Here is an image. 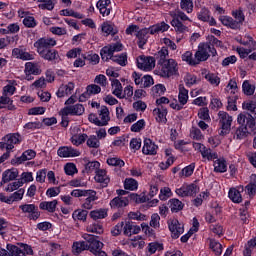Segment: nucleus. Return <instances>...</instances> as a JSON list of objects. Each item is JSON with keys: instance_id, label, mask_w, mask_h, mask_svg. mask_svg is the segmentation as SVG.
<instances>
[{"instance_id": "ddd939ff", "label": "nucleus", "mask_w": 256, "mask_h": 256, "mask_svg": "<svg viewBox=\"0 0 256 256\" xmlns=\"http://www.w3.org/2000/svg\"><path fill=\"white\" fill-rule=\"evenodd\" d=\"M70 142L75 147H79V145H83L87 141V134L81 133V128L79 126H73L70 129Z\"/></svg>"}, {"instance_id": "473e14b6", "label": "nucleus", "mask_w": 256, "mask_h": 256, "mask_svg": "<svg viewBox=\"0 0 256 256\" xmlns=\"http://www.w3.org/2000/svg\"><path fill=\"white\" fill-rule=\"evenodd\" d=\"M17 81L16 80H7V85L3 87L2 95H7L8 97H12L15 95V91H17Z\"/></svg>"}, {"instance_id": "864d4df0", "label": "nucleus", "mask_w": 256, "mask_h": 256, "mask_svg": "<svg viewBox=\"0 0 256 256\" xmlns=\"http://www.w3.org/2000/svg\"><path fill=\"white\" fill-rule=\"evenodd\" d=\"M145 125H147L145 119H140L136 123L132 124V126L130 127V131L132 133H141V131L145 129Z\"/></svg>"}, {"instance_id": "6e6d98bb", "label": "nucleus", "mask_w": 256, "mask_h": 256, "mask_svg": "<svg viewBox=\"0 0 256 256\" xmlns=\"http://www.w3.org/2000/svg\"><path fill=\"white\" fill-rule=\"evenodd\" d=\"M6 249L12 253L11 256H27L19 246L7 244Z\"/></svg>"}, {"instance_id": "aec40b11", "label": "nucleus", "mask_w": 256, "mask_h": 256, "mask_svg": "<svg viewBox=\"0 0 256 256\" xmlns=\"http://www.w3.org/2000/svg\"><path fill=\"white\" fill-rule=\"evenodd\" d=\"M58 157H62L64 159L71 158V157H79L81 155V152L79 150L71 147V146H61L57 150Z\"/></svg>"}, {"instance_id": "c756f323", "label": "nucleus", "mask_w": 256, "mask_h": 256, "mask_svg": "<svg viewBox=\"0 0 256 256\" xmlns=\"http://www.w3.org/2000/svg\"><path fill=\"white\" fill-rule=\"evenodd\" d=\"M95 182L96 183H101V185H103V187H107V185H109V176H107V171L100 169L98 171H96V175L94 177Z\"/></svg>"}, {"instance_id": "20e7f679", "label": "nucleus", "mask_w": 256, "mask_h": 256, "mask_svg": "<svg viewBox=\"0 0 256 256\" xmlns=\"http://www.w3.org/2000/svg\"><path fill=\"white\" fill-rule=\"evenodd\" d=\"M88 121L93 123L97 127H107L109 121H111V116H109V108L107 106H102L97 114H90L88 116Z\"/></svg>"}, {"instance_id": "338daca9", "label": "nucleus", "mask_w": 256, "mask_h": 256, "mask_svg": "<svg viewBox=\"0 0 256 256\" xmlns=\"http://www.w3.org/2000/svg\"><path fill=\"white\" fill-rule=\"evenodd\" d=\"M194 171H195V163H192L182 169V171L180 172V177H191Z\"/></svg>"}, {"instance_id": "39448f33", "label": "nucleus", "mask_w": 256, "mask_h": 256, "mask_svg": "<svg viewBox=\"0 0 256 256\" xmlns=\"http://www.w3.org/2000/svg\"><path fill=\"white\" fill-rule=\"evenodd\" d=\"M170 16L172 17L171 25L176 31H178V33H185V31H189V28L181 22L191 21L184 12L181 10L170 11ZM179 19L181 21H179Z\"/></svg>"}, {"instance_id": "37998d69", "label": "nucleus", "mask_w": 256, "mask_h": 256, "mask_svg": "<svg viewBox=\"0 0 256 256\" xmlns=\"http://www.w3.org/2000/svg\"><path fill=\"white\" fill-rule=\"evenodd\" d=\"M124 189L127 191H137V189H139V182L133 178H126L124 181Z\"/></svg>"}, {"instance_id": "a211bd4d", "label": "nucleus", "mask_w": 256, "mask_h": 256, "mask_svg": "<svg viewBox=\"0 0 256 256\" xmlns=\"http://www.w3.org/2000/svg\"><path fill=\"white\" fill-rule=\"evenodd\" d=\"M83 113H85V106L83 104H75L62 108V115L64 117H69V115L79 117Z\"/></svg>"}, {"instance_id": "49530a36", "label": "nucleus", "mask_w": 256, "mask_h": 256, "mask_svg": "<svg viewBox=\"0 0 256 256\" xmlns=\"http://www.w3.org/2000/svg\"><path fill=\"white\" fill-rule=\"evenodd\" d=\"M209 246H210L211 251H213V253H215V255H221V253H223V246L217 240L210 239Z\"/></svg>"}, {"instance_id": "bb28decb", "label": "nucleus", "mask_w": 256, "mask_h": 256, "mask_svg": "<svg viewBox=\"0 0 256 256\" xmlns=\"http://www.w3.org/2000/svg\"><path fill=\"white\" fill-rule=\"evenodd\" d=\"M85 197L86 199L82 204L83 209H88V210L93 209V205H95V201L99 199V197H97V192L95 190H89L88 195Z\"/></svg>"}, {"instance_id": "9d476101", "label": "nucleus", "mask_w": 256, "mask_h": 256, "mask_svg": "<svg viewBox=\"0 0 256 256\" xmlns=\"http://www.w3.org/2000/svg\"><path fill=\"white\" fill-rule=\"evenodd\" d=\"M192 145L193 149L202 155V159H204V161H215V159H218L219 157L217 152H213L211 148H207L201 143L193 142Z\"/></svg>"}, {"instance_id": "f8f14e48", "label": "nucleus", "mask_w": 256, "mask_h": 256, "mask_svg": "<svg viewBox=\"0 0 256 256\" xmlns=\"http://www.w3.org/2000/svg\"><path fill=\"white\" fill-rule=\"evenodd\" d=\"M136 61H137V67L141 71L149 72L155 69L156 61H155V57L153 56L141 55L137 57Z\"/></svg>"}, {"instance_id": "5fc2aeb1", "label": "nucleus", "mask_w": 256, "mask_h": 256, "mask_svg": "<svg viewBox=\"0 0 256 256\" xmlns=\"http://www.w3.org/2000/svg\"><path fill=\"white\" fill-rule=\"evenodd\" d=\"M39 9L53 11L55 9V0H40Z\"/></svg>"}, {"instance_id": "e2e57ef3", "label": "nucleus", "mask_w": 256, "mask_h": 256, "mask_svg": "<svg viewBox=\"0 0 256 256\" xmlns=\"http://www.w3.org/2000/svg\"><path fill=\"white\" fill-rule=\"evenodd\" d=\"M107 164L111 167H125V161L118 157H111L107 159Z\"/></svg>"}, {"instance_id": "c03bdc74", "label": "nucleus", "mask_w": 256, "mask_h": 256, "mask_svg": "<svg viewBox=\"0 0 256 256\" xmlns=\"http://www.w3.org/2000/svg\"><path fill=\"white\" fill-rule=\"evenodd\" d=\"M62 17H74L75 19H84L85 15L75 12L73 9H64L60 11Z\"/></svg>"}, {"instance_id": "f3484780", "label": "nucleus", "mask_w": 256, "mask_h": 256, "mask_svg": "<svg viewBox=\"0 0 256 256\" xmlns=\"http://www.w3.org/2000/svg\"><path fill=\"white\" fill-rule=\"evenodd\" d=\"M237 121L239 125H245L246 121V129L248 130V133H256V118H254L250 114H239L237 117Z\"/></svg>"}, {"instance_id": "a18cd8bd", "label": "nucleus", "mask_w": 256, "mask_h": 256, "mask_svg": "<svg viewBox=\"0 0 256 256\" xmlns=\"http://www.w3.org/2000/svg\"><path fill=\"white\" fill-rule=\"evenodd\" d=\"M181 59L188 65H197V59H196L195 55L193 57V52H191V51L184 52L181 56Z\"/></svg>"}, {"instance_id": "5701e85b", "label": "nucleus", "mask_w": 256, "mask_h": 256, "mask_svg": "<svg viewBox=\"0 0 256 256\" xmlns=\"http://www.w3.org/2000/svg\"><path fill=\"white\" fill-rule=\"evenodd\" d=\"M19 177V170L17 168L7 169L2 173L1 185L5 183H10V181H15Z\"/></svg>"}, {"instance_id": "4468645a", "label": "nucleus", "mask_w": 256, "mask_h": 256, "mask_svg": "<svg viewBox=\"0 0 256 256\" xmlns=\"http://www.w3.org/2000/svg\"><path fill=\"white\" fill-rule=\"evenodd\" d=\"M24 195L25 190L23 188H20L9 196H6L5 193H0V201L1 203H6L7 205H13L18 201H22Z\"/></svg>"}, {"instance_id": "2eb2a0df", "label": "nucleus", "mask_w": 256, "mask_h": 256, "mask_svg": "<svg viewBox=\"0 0 256 256\" xmlns=\"http://www.w3.org/2000/svg\"><path fill=\"white\" fill-rule=\"evenodd\" d=\"M55 45H57V40L51 37L40 38L34 43V47L37 49V53L48 51L51 49V47H55Z\"/></svg>"}, {"instance_id": "4be33fe9", "label": "nucleus", "mask_w": 256, "mask_h": 256, "mask_svg": "<svg viewBox=\"0 0 256 256\" xmlns=\"http://www.w3.org/2000/svg\"><path fill=\"white\" fill-rule=\"evenodd\" d=\"M73 91H75V83L68 82L67 84H62L58 88L56 95L59 98L69 97V95H72Z\"/></svg>"}, {"instance_id": "f03ea898", "label": "nucleus", "mask_w": 256, "mask_h": 256, "mask_svg": "<svg viewBox=\"0 0 256 256\" xmlns=\"http://www.w3.org/2000/svg\"><path fill=\"white\" fill-rule=\"evenodd\" d=\"M232 16L234 19L229 16H221L219 21L222 23V25L229 27L230 29H239V27L243 25V21H245V15H243V11H233Z\"/></svg>"}, {"instance_id": "f257e3e1", "label": "nucleus", "mask_w": 256, "mask_h": 256, "mask_svg": "<svg viewBox=\"0 0 256 256\" xmlns=\"http://www.w3.org/2000/svg\"><path fill=\"white\" fill-rule=\"evenodd\" d=\"M154 75L162 77L163 79H169L175 75H179V66L174 59H168L163 62H158L157 67L154 70Z\"/></svg>"}, {"instance_id": "0e129e2a", "label": "nucleus", "mask_w": 256, "mask_h": 256, "mask_svg": "<svg viewBox=\"0 0 256 256\" xmlns=\"http://www.w3.org/2000/svg\"><path fill=\"white\" fill-rule=\"evenodd\" d=\"M249 131L247 130L246 126H240L236 132H235V137L236 139H245L249 135Z\"/></svg>"}, {"instance_id": "1a4fd4ad", "label": "nucleus", "mask_w": 256, "mask_h": 256, "mask_svg": "<svg viewBox=\"0 0 256 256\" xmlns=\"http://www.w3.org/2000/svg\"><path fill=\"white\" fill-rule=\"evenodd\" d=\"M83 237L88 243V251L93 253V255L107 256V253L101 251V249H103V242L95 239V237L89 234H85Z\"/></svg>"}, {"instance_id": "412c9836", "label": "nucleus", "mask_w": 256, "mask_h": 256, "mask_svg": "<svg viewBox=\"0 0 256 256\" xmlns=\"http://www.w3.org/2000/svg\"><path fill=\"white\" fill-rule=\"evenodd\" d=\"M123 233L126 235V237L139 235V233H141V226L136 225L131 221H126L123 226Z\"/></svg>"}, {"instance_id": "72a5a7b5", "label": "nucleus", "mask_w": 256, "mask_h": 256, "mask_svg": "<svg viewBox=\"0 0 256 256\" xmlns=\"http://www.w3.org/2000/svg\"><path fill=\"white\" fill-rule=\"evenodd\" d=\"M178 91V101L184 107V105H187V102L189 101V90H187L183 84H180Z\"/></svg>"}, {"instance_id": "7ed1b4c3", "label": "nucleus", "mask_w": 256, "mask_h": 256, "mask_svg": "<svg viewBox=\"0 0 256 256\" xmlns=\"http://www.w3.org/2000/svg\"><path fill=\"white\" fill-rule=\"evenodd\" d=\"M196 64L207 61L209 57H215L217 55V50L215 47L211 46L209 43H200L198 45V50L195 52Z\"/></svg>"}, {"instance_id": "ea45409f", "label": "nucleus", "mask_w": 256, "mask_h": 256, "mask_svg": "<svg viewBox=\"0 0 256 256\" xmlns=\"http://www.w3.org/2000/svg\"><path fill=\"white\" fill-rule=\"evenodd\" d=\"M215 173H225L227 171V161L223 158H218L214 161Z\"/></svg>"}, {"instance_id": "13d9d810", "label": "nucleus", "mask_w": 256, "mask_h": 256, "mask_svg": "<svg viewBox=\"0 0 256 256\" xmlns=\"http://www.w3.org/2000/svg\"><path fill=\"white\" fill-rule=\"evenodd\" d=\"M251 179L253 180V182H250L248 185H246L245 187V191L246 193H248L250 196L251 195H255L256 193V175L252 174L251 175Z\"/></svg>"}, {"instance_id": "f704fd0d", "label": "nucleus", "mask_w": 256, "mask_h": 256, "mask_svg": "<svg viewBox=\"0 0 256 256\" xmlns=\"http://www.w3.org/2000/svg\"><path fill=\"white\" fill-rule=\"evenodd\" d=\"M169 24L165 22H160L149 27L150 35H155L156 33H165L169 31Z\"/></svg>"}, {"instance_id": "2f4dec72", "label": "nucleus", "mask_w": 256, "mask_h": 256, "mask_svg": "<svg viewBox=\"0 0 256 256\" xmlns=\"http://www.w3.org/2000/svg\"><path fill=\"white\" fill-rule=\"evenodd\" d=\"M111 85H112V93L115 95V97H118V99H123V86L121 85V82L118 79H111Z\"/></svg>"}, {"instance_id": "7c9ffc66", "label": "nucleus", "mask_w": 256, "mask_h": 256, "mask_svg": "<svg viewBox=\"0 0 256 256\" xmlns=\"http://www.w3.org/2000/svg\"><path fill=\"white\" fill-rule=\"evenodd\" d=\"M202 76L204 77V79H206V81H208V83H210V85H213V87H219V83H221V78H219V76H217L216 74L204 70L202 72Z\"/></svg>"}, {"instance_id": "393cba45", "label": "nucleus", "mask_w": 256, "mask_h": 256, "mask_svg": "<svg viewBox=\"0 0 256 256\" xmlns=\"http://www.w3.org/2000/svg\"><path fill=\"white\" fill-rule=\"evenodd\" d=\"M127 205H129V198L125 196H118L110 201L111 209H123Z\"/></svg>"}, {"instance_id": "603ef678", "label": "nucleus", "mask_w": 256, "mask_h": 256, "mask_svg": "<svg viewBox=\"0 0 256 256\" xmlns=\"http://www.w3.org/2000/svg\"><path fill=\"white\" fill-rule=\"evenodd\" d=\"M86 231H88V233L101 235V233H103V225L99 224V222H94L87 226Z\"/></svg>"}, {"instance_id": "4c0bfd02", "label": "nucleus", "mask_w": 256, "mask_h": 256, "mask_svg": "<svg viewBox=\"0 0 256 256\" xmlns=\"http://www.w3.org/2000/svg\"><path fill=\"white\" fill-rule=\"evenodd\" d=\"M88 249L89 243H87V241L74 242L72 245V252L76 255L83 253V251H88Z\"/></svg>"}, {"instance_id": "58836bf2", "label": "nucleus", "mask_w": 256, "mask_h": 256, "mask_svg": "<svg viewBox=\"0 0 256 256\" xmlns=\"http://www.w3.org/2000/svg\"><path fill=\"white\" fill-rule=\"evenodd\" d=\"M25 73L26 75H41V67L39 64L28 62L25 65Z\"/></svg>"}, {"instance_id": "dca6fc26", "label": "nucleus", "mask_w": 256, "mask_h": 256, "mask_svg": "<svg viewBox=\"0 0 256 256\" xmlns=\"http://www.w3.org/2000/svg\"><path fill=\"white\" fill-rule=\"evenodd\" d=\"M168 229L171 233L172 239H179V237L185 233L183 224H181L176 218L168 220Z\"/></svg>"}, {"instance_id": "cd10ccee", "label": "nucleus", "mask_w": 256, "mask_h": 256, "mask_svg": "<svg viewBox=\"0 0 256 256\" xmlns=\"http://www.w3.org/2000/svg\"><path fill=\"white\" fill-rule=\"evenodd\" d=\"M46 61H59V52L55 49L44 50L38 53Z\"/></svg>"}, {"instance_id": "a878e982", "label": "nucleus", "mask_w": 256, "mask_h": 256, "mask_svg": "<svg viewBox=\"0 0 256 256\" xmlns=\"http://www.w3.org/2000/svg\"><path fill=\"white\" fill-rule=\"evenodd\" d=\"M12 55L16 58V59H21L22 61H31L35 58V56H33V54L25 51L22 48H14L12 50Z\"/></svg>"}, {"instance_id": "052dcab7", "label": "nucleus", "mask_w": 256, "mask_h": 256, "mask_svg": "<svg viewBox=\"0 0 256 256\" xmlns=\"http://www.w3.org/2000/svg\"><path fill=\"white\" fill-rule=\"evenodd\" d=\"M166 91H167V88H165V85L163 84H157L153 86L151 89V93L152 95H154V97H159L163 95V93H165Z\"/></svg>"}, {"instance_id": "6e6552de", "label": "nucleus", "mask_w": 256, "mask_h": 256, "mask_svg": "<svg viewBox=\"0 0 256 256\" xmlns=\"http://www.w3.org/2000/svg\"><path fill=\"white\" fill-rule=\"evenodd\" d=\"M199 191H201L199 184L193 182L190 184L184 183L181 188L175 190V193L178 197H195Z\"/></svg>"}, {"instance_id": "69168bd1", "label": "nucleus", "mask_w": 256, "mask_h": 256, "mask_svg": "<svg viewBox=\"0 0 256 256\" xmlns=\"http://www.w3.org/2000/svg\"><path fill=\"white\" fill-rule=\"evenodd\" d=\"M180 7L186 13H193V0H181Z\"/></svg>"}, {"instance_id": "423d86ee", "label": "nucleus", "mask_w": 256, "mask_h": 256, "mask_svg": "<svg viewBox=\"0 0 256 256\" xmlns=\"http://www.w3.org/2000/svg\"><path fill=\"white\" fill-rule=\"evenodd\" d=\"M21 143V134L20 133H10L5 135L0 142V149L5 150L6 153L11 155V151L15 149V145H19Z\"/></svg>"}, {"instance_id": "680f3d73", "label": "nucleus", "mask_w": 256, "mask_h": 256, "mask_svg": "<svg viewBox=\"0 0 256 256\" xmlns=\"http://www.w3.org/2000/svg\"><path fill=\"white\" fill-rule=\"evenodd\" d=\"M131 247L143 249L145 247V240L141 236H135L130 243Z\"/></svg>"}, {"instance_id": "c85d7f7f", "label": "nucleus", "mask_w": 256, "mask_h": 256, "mask_svg": "<svg viewBox=\"0 0 256 256\" xmlns=\"http://www.w3.org/2000/svg\"><path fill=\"white\" fill-rule=\"evenodd\" d=\"M150 33L149 28H143L139 29L138 32L136 33V37L138 39V47L140 49H143L145 45L147 44V35Z\"/></svg>"}, {"instance_id": "e433bc0d", "label": "nucleus", "mask_w": 256, "mask_h": 256, "mask_svg": "<svg viewBox=\"0 0 256 256\" xmlns=\"http://www.w3.org/2000/svg\"><path fill=\"white\" fill-rule=\"evenodd\" d=\"M168 205H169L170 211H172V213H179V211H183V207H185L183 202H181V200H179L177 198L170 199L168 201Z\"/></svg>"}, {"instance_id": "bf43d9fd", "label": "nucleus", "mask_w": 256, "mask_h": 256, "mask_svg": "<svg viewBox=\"0 0 256 256\" xmlns=\"http://www.w3.org/2000/svg\"><path fill=\"white\" fill-rule=\"evenodd\" d=\"M82 59H86V61H89L91 65H97L99 64L100 58L96 53H89V54H82Z\"/></svg>"}, {"instance_id": "b1692460", "label": "nucleus", "mask_w": 256, "mask_h": 256, "mask_svg": "<svg viewBox=\"0 0 256 256\" xmlns=\"http://www.w3.org/2000/svg\"><path fill=\"white\" fill-rule=\"evenodd\" d=\"M96 7L102 17H109L111 15V0H99Z\"/></svg>"}, {"instance_id": "9b49d317", "label": "nucleus", "mask_w": 256, "mask_h": 256, "mask_svg": "<svg viewBox=\"0 0 256 256\" xmlns=\"http://www.w3.org/2000/svg\"><path fill=\"white\" fill-rule=\"evenodd\" d=\"M219 124L221 127L220 135H229L231 131V123H233V117H231L227 112L220 111L218 113Z\"/></svg>"}, {"instance_id": "c9c22d12", "label": "nucleus", "mask_w": 256, "mask_h": 256, "mask_svg": "<svg viewBox=\"0 0 256 256\" xmlns=\"http://www.w3.org/2000/svg\"><path fill=\"white\" fill-rule=\"evenodd\" d=\"M57 200L43 201L39 204V209L42 211H48V213H55L57 209Z\"/></svg>"}, {"instance_id": "8fccbe9b", "label": "nucleus", "mask_w": 256, "mask_h": 256, "mask_svg": "<svg viewBox=\"0 0 256 256\" xmlns=\"http://www.w3.org/2000/svg\"><path fill=\"white\" fill-rule=\"evenodd\" d=\"M90 217L94 221H97V219H105L107 217V210L106 209H97V210H92L90 212Z\"/></svg>"}, {"instance_id": "774afa93", "label": "nucleus", "mask_w": 256, "mask_h": 256, "mask_svg": "<svg viewBox=\"0 0 256 256\" xmlns=\"http://www.w3.org/2000/svg\"><path fill=\"white\" fill-rule=\"evenodd\" d=\"M242 108L245 111H249L253 115H256V102L255 101H246L242 104Z\"/></svg>"}, {"instance_id": "0eeeda50", "label": "nucleus", "mask_w": 256, "mask_h": 256, "mask_svg": "<svg viewBox=\"0 0 256 256\" xmlns=\"http://www.w3.org/2000/svg\"><path fill=\"white\" fill-rule=\"evenodd\" d=\"M119 51H123V44L120 42L104 46L100 51L102 61H112L113 57H115L113 54L119 53Z\"/></svg>"}, {"instance_id": "4d7b16f0", "label": "nucleus", "mask_w": 256, "mask_h": 256, "mask_svg": "<svg viewBox=\"0 0 256 256\" xmlns=\"http://www.w3.org/2000/svg\"><path fill=\"white\" fill-rule=\"evenodd\" d=\"M19 209L21 213L29 216L33 211H37V206L35 204H21Z\"/></svg>"}, {"instance_id": "09e8293b", "label": "nucleus", "mask_w": 256, "mask_h": 256, "mask_svg": "<svg viewBox=\"0 0 256 256\" xmlns=\"http://www.w3.org/2000/svg\"><path fill=\"white\" fill-rule=\"evenodd\" d=\"M102 33L107 37L109 35H115L117 34V29L112 24H109V22H104L102 24Z\"/></svg>"}, {"instance_id": "a19ab883", "label": "nucleus", "mask_w": 256, "mask_h": 256, "mask_svg": "<svg viewBox=\"0 0 256 256\" xmlns=\"http://www.w3.org/2000/svg\"><path fill=\"white\" fill-rule=\"evenodd\" d=\"M153 114L156 116L158 123H167V109L155 108Z\"/></svg>"}, {"instance_id": "3c124183", "label": "nucleus", "mask_w": 256, "mask_h": 256, "mask_svg": "<svg viewBox=\"0 0 256 256\" xmlns=\"http://www.w3.org/2000/svg\"><path fill=\"white\" fill-rule=\"evenodd\" d=\"M23 187V180H16L14 182L9 183L6 187H5V191L7 193H13V191H19V188Z\"/></svg>"}, {"instance_id": "de8ad7c7", "label": "nucleus", "mask_w": 256, "mask_h": 256, "mask_svg": "<svg viewBox=\"0 0 256 256\" xmlns=\"http://www.w3.org/2000/svg\"><path fill=\"white\" fill-rule=\"evenodd\" d=\"M86 145L91 149H99V147H101V142L99 141V138H97V136L90 135L86 139Z\"/></svg>"}, {"instance_id": "79ce46f5", "label": "nucleus", "mask_w": 256, "mask_h": 256, "mask_svg": "<svg viewBox=\"0 0 256 256\" xmlns=\"http://www.w3.org/2000/svg\"><path fill=\"white\" fill-rule=\"evenodd\" d=\"M228 197L233 203H241L243 201V196H241V191L237 188H230L228 192Z\"/></svg>"}, {"instance_id": "6ab92c4d", "label": "nucleus", "mask_w": 256, "mask_h": 256, "mask_svg": "<svg viewBox=\"0 0 256 256\" xmlns=\"http://www.w3.org/2000/svg\"><path fill=\"white\" fill-rule=\"evenodd\" d=\"M159 151V146L153 142L150 138H145L143 141L142 153L143 155H157Z\"/></svg>"}]
</instances>
